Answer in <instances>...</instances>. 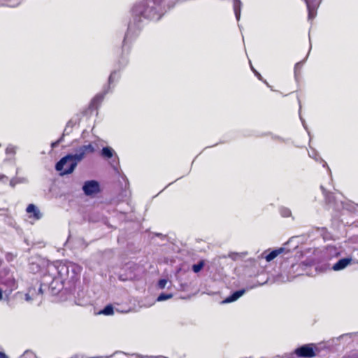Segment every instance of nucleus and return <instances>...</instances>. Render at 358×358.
<instances>
[{
  "instance_id": "nucleus-1",
  "label": "nucleus",
  "mask_w": 358,
  "mask_h": 358,
  "mask_svg": "<svg viewBox=\"0 0 358 358\" xmlns=\"http://www.w3.org/2000/svg\"><path fill=\"white\" fill-rule=\"evenodd\" d=\"M82 266L72 262L57 260L47 262L46 272L49 276L57 275L59 282L66 285V292L73 294L80 282Z\"/></svg>"
},
{
  "instance_id": "nucleus-2",
  "label": "nucleus",
  "mask_w": 358,
  "mask_h": 358,
  "mask_svg": "<svg viewBox=\"0 0 358 358\" xmlns=\"http://www.w3.org/2000/svg\"><path fill=\"white\" fill-rule=\"evenodd\" d=\"M95 147L92 143L83 145L73 149V152H67L55 164V169L60 177L72 174L78 164L82 162L87 154L94 153Z\"/></svg>"
},
{
  "instance_id": "nucleus-3",
  "label": "nucleus",
  "mask_w": 358,
  "mask_h": 358,
  "mask_svg": "<svg viewBox=\"0 0 358 358\" xmlns=\"http://www.w3.org/2000/svg\"><path fill=\"white\" fill-rule=\"evenodd\" d=\"M358 335V331L343 334L338 337L328 341L322 347H318L316 343H309L298 345L292 352L285 355V358H313L319 355L322 349L331 350L334 345H338V341L345 338L352 339Z\"/></svg>"
},
{
  "instance_id": "nucleus-4",
  "label": "nucleus",
  "mask_w": 358,
  "mask_h": 358,
  "mask_svg": "<svg viewBox=\"0 0 358 358\" xmlns=\"http://www.w3.org/2000/svg\"><path fill=\"white\" fill-rule=\"evenodd\" d=\"M137 36V34L131 31L129 33V30H127L122 40V46L121 48H118L117 52H120V55L115 64V66L117 67L119 70L123 71L129 64V55L131 50V41Z\"/></svg>"
},
{
  "instance_id": "nucleus-5",
  "label": "nucleus",
  "mask_w": 358,
  "mask_h": 358,
  "mask_svg": "<svg viewBox=\"0 0 358 358\" xmlns=\"http://www.w3.org/2000/svg\"><path fill=\"white\" fill-rule=\"evenodd\" d=\"M0 284L6 287L5 292H8V294L17 288V281L10 268L5 267L0 271Z\"/></svg>"
},
{
  "instance_id": "nucleus-6",
  "label": "nucleus",
  "mask_w": 358,
  "mask_h": 358,
  "mask_svg": "<svg viewBox=\"0 0 358 358\" xmlns=\"http://www.w3.org/2000/svg\"><path fill=\"white\" fill-rule=\"evenodd\" d=\"M82 191L85 196L94 199L103 192V188L99 180L90 179L83 183Z\"/></svg>"
},
{
  "instance_id": "nucleus-7",
  "label": "nucleus",
  "mask_w": 358,
  "mask_h": 358,
  "mask_svg": "<svg viewBox=\"0 0 358 358\" xmlns=\"http://www.w3.org/2000/svg\"><path fill=\"white\" fill-rule=\"evenodd\" d=\"M101 156L106 160L111 159L110 164L115 173H118L120 159L115 151L110 146H103L100 151Z\"/></svg>"
},
{
  "instance_id": "nucleus-8",
  "label": "nucleus",
  "mask_w": 358,
  "mask_h": 358,
  "mask_svg": "<svg viewBox=\"0 0 358 358\" xmlns=\"http://www.w3.org/2000/svg\"><path fill=\"white\" fill-rule=\"evenodd\" d=\"M267 282V281L264 282L263 283H258V285H255L250 287H243L239 289L234 290L230 292V294L226 296L221 302V304H227L236 301L241 296H243L250 289L255 288L257 286L264 285Z\"/></svg>"
},
{
  "instance_id": "nucleus-9",
  "label": "nucleus",
  "mask_w": 358,
  "mask_h": 358,
  "mask_svg": "<svg viewBox=\"0 0 358 358\" xmlns=\"http://www.w3.org/2000/svg\"><path fill=\"white\" fill-rule=\"evenodd\" d=\"M102 94L97 93L90 101L89 106L83 112V116H87L91 115L94 110H98L101 105L102 101L104 99Z\"/></svg>"
},
{
  "instance_id": "nucleus-10",
  "label": "nucleus",
  "mask_w": 358,
  "mask_h": 358,
  "mask_svg": "<svg viewBox=\"0 0 358 358\" xmlns=\"http://www.w3.org/2000/svg\"><path fill=\"white\" fill-rule=\"evenodd\" d=\"M50 277L52 280L50 282L46 281V284L48 285V288L52 295L59 294L63 289L66 290V285L59 282V278L57 275Z\"/></svg>"
},
{
  "instance_id": "nucleus-11",
  "label": "nucleus",
  "mask_w": 358,
  "mask_h": 358,
  "mask_svg": "<svg viewBox=\"0 0 358 358\" xmlns=\"http://www.w3.org/2000/svg\"><path fill=\"white\" fill-rule=\"evenodd\" d=\"M308 11V20L312 21L317 15V10L322 0H303Z\"/></svg>"
},
{
  "instance_id": "nucleus-12",
  "label": "nucleus",
  "mask_w": 358,
  "mask_h": 358,
  "mask_svg": "<svg viewBox=\"0 0 358 358\" xmlns=\"http://www.w3.org/2000/svg\"><path fill=\"white\" fill-rule=\"evenodd\" d=\"M286 247L285 246L275 248L271 250H266L263 252L264 255V257L267 262H270L276 258L279 255L286 252Z\"/></svg>"
},
{
  "instance_id": "nucleus-13",
  "label": "nucleus",
  "mask_w": 358,
  "mask_h": 358,
  "mask_svg": "<svg viewBox=\"0 0 358 358\" xmlns=\"http://www.w3.org/2000/svg\"><path fill=\"white\" fill-rule=\"evenodd\" d=\"M324 197L326 206H328L329 208H331L336 211L340 210V201L336 200V196L333 192L329 191L327 194L324 196Z\"/></svg>"
},
{
  "instance_id": "nucleus-14",
  "label": "nucleus",
  "mask_w": 358,
  "mask_h": 358,
  "mask_svg": "<svg viewBox=\"0 0 358 358\" xmlns=\"http://www.w3.org/2000/svg\"><path fill=\"white\" fill-rule=\"evenodd\" d=\"M353 262V258L351 256H347L340 258L333 266L332 269L336 271H339L345 269L348 266L350 265Z\"/></svg>"
},
{
  "instance_id": "nucleus-15",
  "label": "nucleus",
  "mask_w": 358,
  "mask_h": 358,
  "mask_svg": "<svg viewBox=\"0 0 358 358\" xmlns=\"http://www.w3.org/2000/svg\"><path fill=\"white\" fill-rule=\"evenodd\" d=\"M26 212L29 214V217L35 220L42 218L43 214L40 211L38 207L34 203H29L26 208Z\"/></svg>"
},
{
  "instance_id": "nucleus-16",
  "label": "nucleus",
  "mask_w": 358,
  "mask_h": 358,
  "mask_svg": "<svg viewBox=\"0 0 358 358\" xmlns=\"http://www.w3.org/2000/svg\"><path fill=\"white\" fill-rule=\"evenodd\" d=\"M339 206L340 210L341 209H345L349 212L355 213L357 211L358 203H355L351 201H340Z\"/></svg>"
},
{
  "instance_id": "nucleus-17",
  "label": "nucleus",
  "mask_w": 358,
  "mask_h": 358,
  "mask_svg": "<svg viewBox=\"0 0 358 358\" xmlns=\"http://www.w3.org/2000/svg\"><path fill=\"white\" fill-rule=\"evenodd\" d=\"M309 40L310 41V37H309ZM311 48H312V45H311V42L310 41V48H309L308 52L306 55V57L304 59L296 62L294 65V79L296 82L299 81V71L302 68L303 65L306 63L307 57H308V55L310 53Z\"/></svg>"
},
{
  "instance_id": "nucleus-18",
  "label": "nucleus",
  "mask_w": 358,
  "mask_h": 358,
  "mask_svg": "<svg viewBox=\"0 0 358 358\" xmlns=\"http://www.w3.org/2000/svg\"><path fill=\"white\" fill-rule=\"evenodd\" d=\"M299 236H292L284 244L285 247L286 245L287 246L291 245V248H288V247L286 248L287 253H289L292 250H294L298 248L299 243Z\"/></svg>"
},
{
  "instance_id": "nucleus-19",
  "label": "nucleus",
  "mask_w": 358,
  "mask_h": 358,
  "mask_svg": "<svg viewBox=\"0 0 358 358\" xmlns=\"http://www.w3.org/2000/svg\"><path fill=\"white\" fill-rule=\"evenodd\" d=\"M115 310V306L112 303H108L106 306H104L103 308L99 310V314L103 315L106 316H110L114 315Z\"/></svg>"
},
{
  "instance_id": "nucleus-20",
  "label": "nucleus",
  "mask_w": 358,
  "mask_h": 358,
  "mask_svg": "<svg viewBox=\"0 0 358 358\" xmlns=\"http://www.w3.org/2000/svg\"><path fill=\"white\" fill-rule=\"evenodd\" d=\"M121 70H119L117 67H115V69L110 72L107 81H108L109 83L113 84L115 82H118L121 78Z\"/></svg>"
},
{
  "instance_id": "nucleus-21",
  "label": "nucleus",
  "mask_w": 358,
  "mask_h": 358,
  "mask_svg": "<svg viewBox=\"0 0 358 358\" xmlns=\"http://www.w3.org/2000/svg\"><path fill=\"white\" fill-rule=\"evenodd\" d=\"M242 2L241 0H234L233 8L236 20L238 22L241 15Z\"/></svg>"
},
{
  "instance_id": "nucleus-22",
  "label": "nucleus",
  "mask_w": 358,
  "mask_h": 358,
  "mask_svg": "<svg viewBox=\"0 0 358 358\" xmlns=\"http://www.w3.org/2000/svg\"><path fill=\"white\" fill-rule=\"evenodd\" d=\"M168 283H169V285L167 286V289H170V287L172 285V282L169 280V279L166 278H159V280L157 281L156 287H157V289H163L166 287Z\"/></svg>"
},
{
  "instance_id": "nucleus-23",
  "label": "nucleus",
  "mask_w": 358,
  "mask_h": 358,
  "mask_svg": "<svg viewBox=\"0 0 358 358\" xmlns=\"http://www.w3.org/2000/svg\"><path fill=\"white\" fill-rule=\"evenodd\" d=\"M173 296V294L171 292H162L157 296L156 301H158V302L165 301H167V300L171 299Z\"/></svg>"
},
{
  "instance_id": "nucleus-24",
  "label": "nucleus",
  "mask_w": 358,
  "mask_h": 358,
  "mask_svg": "<svg viewBox=\"0 0 358 358\" xmlns=\"http://www.w3.org/2000/svg\"><path fill=\"white\" fill-rule=\"evenodd\" d=\"M205 265V260L200 259L197 263L192 265V271L195 273H199Z\"/></svg>"
},
{
  "instance_id": "nucleus-25",
  "label": "nucleus",
  "mask_w": 358,
  "mask_h": 358,
  "mask_svg": "<svg viewBox=\"0 0 358 358\" xmlns=\"http://www.w3.org/2000/svg\"><path fill=\"white\" fill-rule=\"evenodd\" d=\"M81 120L80 115L79 114H76L74 117L70 119L67 123V127L73 128L75 125L79 124Z\"/></svg>"
},
{
  "instance_id": "nucleus-26",
  "label": "nucleus",
  "mask_w": 358,
  "mask_h": 358,
  "mask_svg": "<svg viewBox=\"0 0 358 358\" xmlns=\"http://www.w3.org/2000/svg\"><path fill=\"white\" fill-rule=\"evenodd\" d=\"M297 99H298V103H299V118H300V120H301V122L302 123V125H303V128L307 131V133H308V136L310 137V140L311 139L310 132L308 130V125H307V124L306 122L305 119L301 116V101H300L299 98H298Z\"/></svg>"
},
{
  "instance_id": "nucleus-27",
  "label": "nucleus",
  "mask_w": 358,
  "mask_h": 358,
  "mask_svg": "<svg viewBox=\"0 0 358 358\" xmlns=\"http://www.w3.org/2000/svg\"><path fill=\"white\" fill-rule=\"evenodd\" d=\"M115 85L113 83H109L107 81V83L105 84L103 87L102 90L99 92V94H102L103 96H106L108 93L113 92V88H114Z\"/></svg>"
},
{
  "instance_id": "nucleus-28",
  "label": "nucleus",
  "mask_w": 358,
  "mask_h": 358,
  "mask_svg": "<svg viewBox=\"0 0 358 358\" xmlns=\"http://www.w3.org/2000/svg\"><path fill=\"white\" fill-rule=\"evenodd\" d=\"M317 259L315 257H308L303 260L301 263L304 267H310L316 264Z\"/></svg>"
},
{
  "instance_id": "nucleus-29",
  "label": "nucleus",
  "mask_w": 358,
  "mask_h": 358,
  "mask_svg": "<svg viewBox=\"0 0 358 358\" xmlns=\"http://www.w3.org/2000/svg\"><path fill=\"white\" fill-rule=\"evenodd\" d=\"M279 212L280 215L282 217H292V211L289 208L281 206L279 208Z\"/></svg>"
},
{
  "instance_id": "nucleus-30",
  "label": "nucleus",
  "mask_w": 358,
  "mask_h": 358,
  "mask_svg": "<svg viewBox=\"0 0 358 358\" xmlns=\"http://www.w3.org/2000/svg\"><path fill=\"white\" fill-rule=\"evenodd\" d=\"M250 68H251L252 71L254 73L255 76L258 78V80L262 81L268 87H271L269 85V84L267 83V81L263 78V77L262 76L261 73L253 67V66L252 65L251 63H250Z\"/></svg>"
},
{
  "instance_id": "nucleus-31",
  "label": "nucleus",
  "mask_w": 358,
  "mask_h": 358,
  "mask_svg": "<svg viewBox=\"0 0 358 358\" xmlns=\"http://www.w3.org/2000/svg\"><path fill=\"white\" fill-rule=\"evenodd\" d=\"M181 274L185 275L186 272L185 271H183L181 268H177L175 271L174 276L178 283L182 281Z\"/></svg>"
},
{
  "instance_id": "nucleus-32",
  "label": "nucleus",
  "mask_w": 358,
  "mask_h": 358,
  "mask_svg": "<svg viewBox=\"0 0 358 358\" xmlns=\"http://www.w3.org/2000/svg\"><path fill=\"white\" fill-rule=\"evenodd\" d=\"M48 276L49 275H48V273L45 271L44 273V274H43V281H45V278L47 277H48ZM45 285H47L46 282H41V285H40V287L38 288L37 292L36 291L35 293H36L37 294L43 295V293H44V291H43V286Z\"/></svg>"
},
{
  "instance_id": "nucleus-33",
  "label": "nucleus",
  "mask_w": 358,
  "mask_h": 358,
  "mask_svg": "<svg viewBox=\"0 0 358 358\" xmlns=\"http://www.w3.org/2000/svg\"><path fill=\"white\" fill-rule=\"evenodd\" d=\"M16 149H17V147L12 145V144H9L6 148V150H5V152L6 155H15L16 153Z\"/></svg>"
},
{
  "instance_id": "nucleus-34",
  "label": "nucleus",
  "mask_w": 358,
  "mask_h": 358,
  "mask_svg": "<svg viewBox=\"0 0 358 358\" xmlns=\"http://www.w3.org/2000/svg\"><path fill=\"white\" fill-rule=\"evenodd\" d=\"M34 292H36V289L34 287H29L28 292L24 295V300L27 301H30L32 299L31 294H34Z\"/></svg>"
},
{
  "instance_id": "nucleus-35",
  "label": "nucleus",
  "mask_w": 358,
  "mask_h": 358,
  "mask_svg": "<svg viewBox=\"0 0 358 358\" xmlns=\"http://www.w3.org/2000/svg\"><path fill=\"white\" fill-rule=\"evenodd\" d=\"M266 135H270L271 136V138L273 139V140H278V141H280L282 142H287L289 141V139H285L280 136H278V135H275L273 134V133L271 132H268L266 134Z\"/></svg>"
},
{
  "instance_id": "nucleus-36",
  "label": "nucleus",
  "mask_w": 358,
  "mask_h": 358,
  "mask_svg": "<svg viewBox=\"0 0 358 358\" xmlns=\"http://www.w3.org/2000/svg\"><path fill=\"white\" fill-rule=\"evenodd\" d=\"M153 235L155 237H158V238H161V240H162V241L167 240L168 241H169V237L167 235H164L159 232H155L153 234Z\"/></svg>"
},
{
  "instance_id": "nucleus-37",
  "label": "nucleus",
  "mask_w": 358,
  "mask_h": 358,
  "mask_svg": "<svg viewBox=\"0 0 358 358\" xmlns=\"http://www.w3.org/2000/svg\"><path fill=\"white\" fill-rule=\"evenodd\" d=\"M15 257L16 256L14 255L12 252H6V255H5L6 260L8 262H13Z\"/></svg>"
},
{
  "instance_id": "nucleus-38",
  "label": "nucleus",
  "mask_w": 358,
  "mask_h": 358,
  "mask_svg": "<svg viewBox=\"0 0 358 358\" xmlns=\"http://www.w3.org/2000/svg\"><path fill=\"white\" fill-rule=\"evenodd\" d=\"M68 131L66 129H64L62 135L56 140L59 144L62 143L64 141V138L66 136H68Z\"/></svg>"
},
{
  "instance_id": "nucleus-39",
  "label": "nucleus",
  "mask_w": 358,
  "mask_h": 358,
  "mask_svg": "<svg viewBox=\"0 0 358 358\" xmlns=\"http://www.w3.org/2000/svg\"><path fill=\"white\" fill-rule=\"evenodd\" d=\"M22 358L35 357V355L30 350H26L21 357Z\"/></svg>"
},
{
  "instance_id": "nucleus-40",
  "label": "nucleus",
  "mask_w": 358,
  "mask_h": 358,
  "mask_svg": "<svg viewBox=\"0 0 358 358\" xmlns=\"http://www.w3.org/2000/svg\"><path fill=\"white\" fill-rule=\"evenodd\" d=\"M179 289L181 291H185L189 287V284L186 282H180L178 283Z\"/></svg>"
},
{
  "instance_id": "nucleus-41",
  "label": "nucleus",
  "mask_w": 358,
  "mask_h": 358,
  "mask_svg": "<svg viewBox=\"0 0 358 358\" xmlns=\"http://www.w3.org/2000/svg\"><path fill=\"white\" fill-rule=\"evenodd\" d=\"M22 0H9L8 5L10 7H15L18 6Z\"/></svg>"
},
{
  "instance_id": "nucleus-42",
  "label": "nucleus",
  "mask_w": 358,
  "mask_h": 358,
  "mask_svg": "<svg viewBox=\"0 0 358 358\" xmlns=\"http://www.w3.org/2000/svg\"><path fill=\"white\" fill-rule=\"evenodd\" d=\"M30 269L34 272L36 273L41 270L40 266L38 264L32 263L30 266Z\"/></svg>"
},
{
  "instance_id": "nucleus-43",
  "label": "nucleus",
  "mask_w": 358,
  "mask_h": 358,
  "mask_svg": "<svg viewBox=\"0 0 358 358\" xmlns=\"http://www.w3.org/2000/svg\"><path fill=\"white\" fill-rule=\"evenodd\" d=\"M319 159H320V162L322 163V166L324 168H327L328 172L329 173L330 176H331V169H330L329 166H328L327 163L321 157H319Z\"/></svg>"
},
{
  "instance_id": "nucleus-44",
  "label": "nucleus",
  "mask_w": 358,
  "mask_h": 358,
  "mask_svg": "<svg viewBox=\"0 0 358 358\" xmlns=\"http://www.w3.org/2000/svg\"><path fill=\"white\" fill-rule=\"evenodd\" d=\"M229 257L233 260H236L241 257V254L239 252H232L229 254Z\"/></svg>"
},
{
  "instance_id": "nucleus-45",
  "label": "nucleus",
  "mask_w": 358,
  "mask_h": 358,
  "mask_svg": "<svg viewBox=\"0 0 358 358\" xmlns=\"http://www.w3.org/2000/svg\"><path fill=\"white\" fill-rule=\"evenodd\" d=\"M59 143L57 141H52L50 143V147L52 149H55L59 146Z\"/></svg>"
},
{
  "instance_id": "nucleus-46",
  "label": "nucleus",
  "mask_w": 358,
  "mask_h": 358,
  "mask_svg": "<svg viewBox=\"0 0 358 358\" xmlns=\"http://www.w3.org/2000/svg\"><path fill=\"white\" fill-rule=\"evenodd\" d=\"M118 280L122 282H126L128 278L124 275L120 274L118 276Z\"/></svg>"
},
{
  "instance_id": "nucleus-47",
  "label": "nucleus",
  "mask_w": 358,
  "mask_h": 358,
  "mask_svg": "<svg viewBox=\"0 0 358 358\" xmlns=\"http://www.w3.org/2000/svg\"><path fill=\"white\" fill-rule=\"evenodd\" d=\"M348 358H358V352H352L348 355Z\"/></svg>"
},
{
  "instance_id": "nucleus-48",
  "label": "nucleus",
  "mask_w": 358,
  "mask_h": 358,
  "mask_svg": "<svg viewBox=\"0 0 358 358\" xmlns=\"http://www.w3.org/2000/svg\"><path fill=\"white\" fill-rule=\"evenodd\" d=\"M17 182L18 181L16 180V178H13L10 180V185L14 187Z\"/></svg>"
},
{
  "instance_id": "nucleus-49",
  "label": "nucleus",
  "mask_w": 358,
  "mask_h": 358,
  "mask_svg": "<svg viewBox=\"0 0 358 358\" xmlns=\"http://www.w3.org/2000/svg\"><path fill=\"white\" fill-rule=\"evenodd\" d=\"M320 189L322 192V194L324 196L327 194L329 191H328L323 185H320Z\"/></svg>"
},
{
  "instance_id": "nucleus-50",
  "label": "nucleus",
  "mask_w": 358,
  "mask_h": 358,
  "mask_svg": "<svg viewBox=\"0 0 358 358\" xmlns=\"http://www.w3.org/2000/svg\"><path fill=\"white\" fill-rule=\"evenodd\" d=\"M309 156L312 158H313L315 161L317 162H320V159H319V157H320L318 153H315V155L314 156H311L310 154H309Z\"/></svg>"
},
{
  "instance_id": "nucleus-51",
  "label": "nucleus",
  "mask_w": 358,
  "mask_h": 358,
  "mask_svg": "<svg viewBox=\"0 0 358 358\" xmlns=\"http://www.w3.org/2000/svg\"><path fill=\"white\" fill-rule=\"evenodd\" d=\"M0 358H9V357L3 351H0Z\"/></svg>"
},
{
  "instance_id": "nucleus-52",
  "label": "nucleus",
  "mask_w": 358,
  "mask_h": 358,
  "mask_svg": "<svg viewBox=\"0 0 358 358\" xmlns=\"http://www.w3.org/2000/svg\"><path fill=\"white\" fill-rule=\"evenodd\" d=\"M7 210V208H0V216L3 215L4 212L6 211Z\"/></svg>"
},
{
  "instance_id": "nucleus-53",
  "label": "nucleus",
  "mask_w": 358,
  "mask_h": 358,
  "mask_svg": "<svg viewBox=\"0 0 358 358\" xmlns=\"http://www.w3.org/2000/svg\"><path fill=\"white\" fill-rule=\"evenodd\" d=\"M64 129H66V131L69 132L68 133V135H69L71 132H72V128H70V127H67V126L66 125Z\"/></svg>"
},
{
  "instance_id": "nucleus-54",
  "label": "nucleus",
  "mask_w": 358,
  "mask_h": 358,
  "mask_svg": "<svg viewBox=\"0 0 358 358\" xmlns=\"http://www.w3.org/2000/svg\"><path fill=\"white\" fill-rule=\"evenodd\" d=\"M3 298V291L1 288H0V301H1Z\"/></svg>"
},
{
  "instance_id": "nucleus-55",
  "label": "nucleus",
  "mask_w": 358,
  "mask_h": 358,
  "mask_svg": "<svg viewBox=\"0 0 358 358\" xmlns=\"http://www.w3.org/2000/svg\"><path fill=\"white\" fill-rule=\"evenodd\" d=\"M122 178L126 181V186L129 185V180L125 175L122 177Z\"/></svg>"
},
{
  "instance_id": "nucleus-56",
  "label": "nucleus",
  "mask_w": 358,
  "mask_h": 358,
  "mask_svg": "<svg viewBox=\"0 0 358 358\" xmlns=\"http://www.w3.org/2000/svg\"><path fill=\"white\" fill-rule=\"evenodd\" d=\"M241 257H245L248 255V252H241Z\"/></svg>"
},
{
  "instance_id": "nucleus-57",
  "label": "nucleus",
  "mask_w": 358,
  "mask_h": 358,
  "mask_svg": "<svg viewBox=\"0 0 358 358\" xmlns=\"http://www.w3.org/2000/svg\"><path fill=\"white\" fill-rule=\"evenodd\" d=\"M6 178V176L5 175L0 174V181L3 180Z\"/></svg>"
},
{
  "instance_id": "nucleus-58",
  "label": "nucleus",
  "mask_w": 358,
  "mask_h": 358,
  "mask_svg": "<svg viewBox=\"0 0 358 358\" xmlns=\"http://www.w3.org/2000/svg\"><path fill=\"white\" fill-rule=\"evenodd\" d=\"M154 358H167V357H164V356H157V357H155Z\"/></svg>"
},
{
  "instance_id": "nucleus-59",
  "label": "nucleus",
  "mask_w": 358,
  "mask_h": 358,
  "mask_svg": "<svg viewBox=\"0 0 358 358\" xmlns=\"http://www.w3.org/2000/svg\"><path fill=\"white\" fill-rule=\"evenodd\" d=\"M3 259L0 258V266L3 264Z\"/></svg>"
},
{
  "instance_id": "nucleus-60",
  "label": "nucleus",
  "mask_w": 358,
  "mask_h": 358,
  "mask_svg": "<svg viewBox=\"0 0 358 358\" xmlns=\"http://www.w3.org/2000/svg\"><path fill=\"white\" fill-rule=\"evenodd\" d=\"M116 311L120 312V313H127V311H125V310L120 311L119 309H116Z\"/></svg>"
},
{
  "instance_id": "nucleus-61",
  "label": "nucleus",
  "mask_w": 358,
  "mask_h": 358,
  "mask_svg": "<svg viewBox=\"0 0 358 358\" xmlns=\"http://www.w3.org/2000/svg\"><path fill=\"white\" fill-rule=\"evenodd\" d=\"M318 268H319V266H317L315 267V269L317 271Z\"/></svg>"
},
{
  "instance_id": "nucleus-62",
  "label": "nucleus",
  "mask_w": 358,
  "mask_h": 358,
  "mask_svg": "<svg viewBox=\"0 0 358 358\" xmlns=\"http://www.w3.org/2000/svg\"><path fill=\"white\" fill-rule=\"evenodd\" d=\"M322 230L327 231V228L324 227L322 228Z\"/></svg>"
},
{
  "instance_id": "nucleus-63",
  "label": "nucleus",
  "mask_w": 358,
  "mask_h": 358,
  "mask_svg": "<svg viewBox=\"0 0 358 358\" xmlns=\"http://www.w3.org/2000/svg\"><path fill=\"white\" fill-rule=\"evenodd\" d=\"M194 162H195V159H193V162H192V164H194Z\"/></svg>"
},
{
  "instance_id": "nucleus-64",
  "label": "nucleus",
  "mask_w": 358,
  "mask_h": 358,
  "mask_svg": "<svg viewBox=\"0 0 358 358\" xmlns=\"http://www.w3.org/2000/svg\"><path fill=\"white\" fill-rule=\"evenodd\" d=\"M194 162H195V159H193V162H192V164H194Z\"/></svg>"
}]
</instances>
